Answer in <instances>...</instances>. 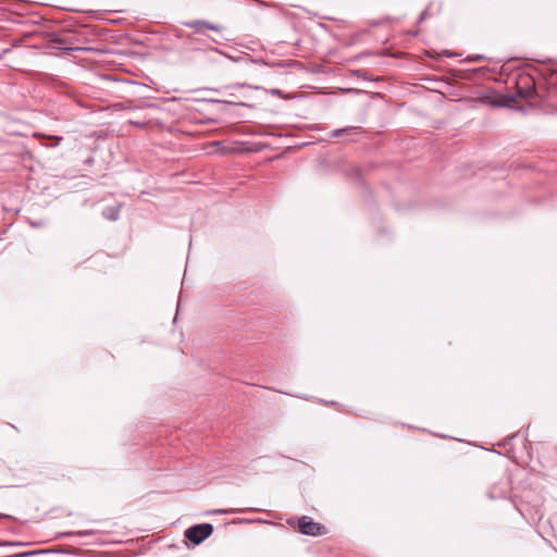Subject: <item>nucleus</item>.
Returning <instances> with one entry per match:
<instances>
[{
	"label": "nucleus",
	"instance_id": "39448f33",
	"mask_svg": "<svg viewBox=\"0 0 557 557\" xmlns=\"http://www.w3.org/2000/svg\"><path fill=\"white\" fill-rule=\"evenodd\" d=\"M202 24H203V21L196 20V21H191V22L185 23V26L195 29L197 33H201L202 29H203V25Z\"/></svg>",
	"mask_w": 557,
	"mask_h": 557
},
{
	"label": "nucleus",
	"instance_id": "20e7f679",
	"mask_svg": "<svg viewBox=\"0 0 557 557\" xmlns=\"http://www.w3.org/2000/svg\"><path fill=\"white\" fill-rule=\"evenodd\" d=\"M360 129H361V127H359V126H347L344 128H337L332 132V136L338 137L342 134L356 135L360 132Z\"/></svg>",
	"mask_w": 557,
	"mask_h": 557
},
{
	"label": "nucleus",
	"instance_id": "f03ea898",
	"mask_svg": "<svg viewBox=\"0 0 557 557\" xmlns=\"http://www.w3.org/2000/svg\"><path fill=\"white\" fill-rule=\"evenodd\" d=\"M298 530L305 535L318 536L326 533L323 524L314 522L311 518L302 516L298 520Z\"/></svg>",
	"mask_w": 557,
	"mask_h": 557
},
{
	"label": "nucleus",
	"instance_id": "423d86ee",
	"mask_svg": "<svg viewBox=\"0 0 557 557\" xmlns=\"http://www.w3.org/2000/svg\"><path fill=\"white\" fill-rule=\"evenodd\" d=\"M203 28H207V29H210V30H214V32H220L221 30V27L219 25H214V24H211L207 21H203Z\"/></svg>",
	"mask_w": 557,
	"mask_h": 557
},
{
	"label": "nucleus",
	"instance_id": "6e6552de",
	"mask_svg": "<svg viewBox=\"0 0 557 557\" xmlns=\"http://www.w3.org/2000/svg\"><path fill=\"white\" fill-rule=\"evenodd\" d=\"M21 545V543L17 542H0V546H16Z\"/></svg>",
	"mask_w": 557,
	"mask_h": 557
},
{
	"label": "nucleus",
	"instance_id": "7ed1b4c3",
	"mask_svg": "<svg viewBox=\"0 0 557 557\" xmlns=\"http://www.w3.org/2000/svg\"><path fill=\"white\" fill-rule=\"evenodd\" d=\"M120 210H121L120 206L106 207L102 211V215L104 219H107L109 221H116L120 216Z\"/></svg>",
	"mask_w": 557,
	"mask_h": 557
},
{
	"label": "nucleus",
	"instance_id": "f257e3e1",
	"mask_svg": "<svg viewBox=\"0 0 557 557\" xmlns=\"http://www.w3.org/2000/svg\"><path fill=\"white\" fill-rule=\"evenodd\" d=\"M213 532V525L210 523H201L189 527L185 531V537L195 545L200 544L208 539Z\"/></svg>",
	"mask_w": 557,
	"mask_h": 557
},
{
	"label": "nucleus",
	"instance_id": "1a4fd4ad",
	"mask_svg": "<svg viewBox=\"0 0 557 557\" xmlns=\"http://www.w3.org/2000/svg\"><path fill=\"white\" fill-rule=\"evenodd\" d=\"M62 140V137L57 138V144H59Z\"/></svg>",
	"mask_w": 557,
	"mask_h": 557
},
{
	"label": "nucleus",
	"instance_id": "0eeeda50",
	"mask_svg": "<svg viewBox=\"0 0 557 557\" xmlns=\"http://www.w3.org/2000/svg\"><path fill=\"white\" fill-rule=\"evenodd\" d=\"M228 510L226 509H213V510H210L208 511V513H211V515H223V513H227Z\"/></svg>",
	"mask_w": 557,
	"mask_h": 557
}]
</instances>
